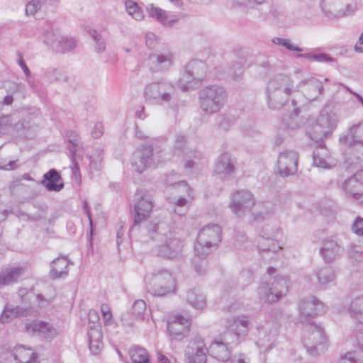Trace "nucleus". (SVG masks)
I'll return each mask as SVG.
<instances>
[{
    "label": "nucleus",
    "mask_w": 363,
    "mask_h": 363,
    "mask_svg": "<svg viewBox=\"0 0 363 363\" xmlns=\"http://www.w3.org/2000/svg\"><path fill=\"white\" fill-rule=\"evenodd\" d=\"M298 91L291 77L278 74L271 77L266 86L267 104L270 108L279 109L289 101L290 96Z\"/></svg>",
    "instance_id": "nucleus-1"
},
{
    "label": "nucleus",
    "mask_w": 363,
    "mask_h": 363,
    "mask_svg": "<svg viewBox=\"0 0 363 363\" xmlns=\"http://www.w3.org/2000/svg\"><path fill=\"white\" fill-rule=\"evenodd\" d=\"M165 224L162 223H149L146 225V229L149 237L158 243V255L161 257L174 259L177 257L182 251L180 235L178 233L177 235L170 231L169 235L164 233Z\"/></svg>",
    "instance_id": "nucleus-2"
},
{
    "label": "nucleus",
    "mask_w": 363,
    "mask_h": 363,
    "mask_svg": "<svg viewBox=\"0 0 363 363\" xmlns=\"http://www.w3.org/2000/svg\"><path fill=\"white\" fill-rule=\"evenodd\" d=\"M275 272V268L269 267L267 269L268 277H264L257 289L259 298L262 302L276 303L288 293L289 279L286 277L281 275L271 277Z\"/></svg>",
    "instance_id": "nucleus-3"
},
{
    "label": "nucleus",
    "mask_w": 363,
    "mask_h": 363,
    "mask_svg": "<svg viewBox=\"0 0 363 363\" xmlns=\"http://www.w3.org/2000/svg\"><path fill=\"white\" fill-rule=\"evenodd\" d=\"M222 240V229L218 224H208L198 233L194 244L196 257L206 258L215 252Z\"/></svg>",
    "instance_id": "nucleus-4"
},
{
    "label": "nucleus",
    "mask_w": 363,
    "mask_h": 363,
    "mask_svg": "<svg viewBox=\"0 0 363 363\" xmlns=\"http://www.w3.org/2000/svg\"><path fill=\"white\" fill-rule=\"evenodd\" d=\"M226 100L225 89L217 84L206 86L199 91V107L203 114L207 116L219 112Z\"/></svg>",
    "instance_id": "nucleus-5"
},
{
    "label": "nucleus",
    "mask_w": 363,
    "mask_h": 363,
    "mask_svg": "<svg viewBox=\"0 0 363 363\" xmlns=\"http://www.w3.org/2000/svg\"><path fill=\"white\" fill-rule=\"evenodd\" d=\"M163 160L162 146L157 144L145 145L133 152L131 164L135 171L141 174L148 168L155 167Z\"/></svg>",
    "instance_id": "nucleus-6"
},
{
    "label": "nucleus",
    "mask_w": 363,
    "mask_h": 363,
    "mask_svg": "<svg viewBox=\"0 0 363 363\" xmlns=\"http://www.w3.org/2000/svg\"><path fill=\"white\" fill-rule=\"evenodd\" d=\"M145 280L149 290L155 296L174 294L177 289L174 277L165 269H154L145 276Z\"/></svg>",
    "instance_id": "nucleus-7"
},
{
    "label": "nucleus",
    "mask_w": 363,
    "mask_h": 363,
    "mask_svg": "<svg viewBox=\"0 0 363 363\" xmlns=\"http://www.w3.org/2000/svg\"><path fill=\"white\" fill-rule=\"evenodd\" d=\"M250 322L245 315L233 316L227 319L223 333V340L229 343L238 345L247 336L249 331Z\"/></svg>",
    "instance_id": "nucleus-8"
},
{
    "label": "nucleus",
    "mask_w": 363,
    "mask_h": 363,
    "mask_svg": "<svg viewBox=\"0 0 363 363\" xmlns=\"http://www.w3.org/2000/svg\"><path fill=\"white\" fill-rule=\"evenodd\" d=\"M326 337L323 329L316 325L306 327V333L303 337V345L307 352L311 356H317L325 349Z\"/></svg>",
    "instance_id": "nucleus-9"
},
{
    "label": "nucleus",
    "mask_w": 363,
    "mask_h": 363,
    "mask_svg": "<svg viewBox=\"0 0 363 363\" xmlns=\"http://www.w3.org/2000/svg\"><path fill=\"white\" fill-rule=\"evenodd\" d=\"M336 126V120L329 113L323 111L315 123L313 124L307 133L314 141H322Z\"/></svg>",
    "instance_id": "nucleus-10"
},
{
    "label": "nucleus",
    "mask_w": 363,
    "mask_h": 363,
    "mask_svg": "<svg viewBox=\"0 0 363 363\" xmlns=\"http://www.w3.org/2000/svg\"><path fill=\"white\" fill-rule=\"evenodd\" d=\"M206 72L205 64L200 60H193L186 65L183 74V91L193 90L199 86Z\"/></svg>",
    "instance_id": "nucleus-11"
},
{
    "label": "nucleus",
    "mask_w": 363,
    "mask_h": 363,
    "mask_svg": "<svg viewBox=\"0 0 363 363\" xmlns=\"http://www.w3.org/2000/svg\"><path fill=\"white\" fill-rule=\"evenodd\" d=\"M323 11L328 18H337L352 13L356 9L354 0H323L321 3Z\"/></svg>",
    "instance_id": "nucleus-12"
},
{
    "label": "nucleus",
    "mask_w": 363,
    "mask_h": 363,
    "mask_svg": "<svg viewBox=\"0 0 363 363\" xmlns=\"http://www.w3.org/2000/svg\"><path fill=\"white\" fill-rule=\"evenodd\" d=\"M255 204V199L250 191L239 190L232 195L229 207L238 217H243L252 211Z\"/></svg>",
    "instance_id": "nucleus-13"
},
{
    "label": "nucleus",
    "mask_w": 363,
    "mask_h": 363,
    "mask_svg": "<svg viewBox=\"0 0 363 363\" xmlns=\"http://www.w3.org/2000/svg\"><path fill=\"white\" fill-rule=\"evenodd\" d=\"M298 308L301 322L307 321L326 312L324 303L314 296L307 297L300 301Z\"/></svg>",
    "instance_id": "nucleus-14"
},
{
    "label": "nucleus",
    "mask_w": 363,
    "mask_h": 363,
    "mask_svg": "<svg viewBox=\"0 0 363 363\" xmlns=\"http://www.w3.org/2000/svg\"><path fill=\"white\" fill-rule=\"evenodd\" d=\"M26 331L31 335H38L46 341L56 338L61 331L52 324L43 320H33L25 324Z\"/></svg>",
    "instance_id": "nucleus-15"
},
{
    "label": "nucleus",
    "mask_w": 363,
    "mask_h": 363,
    "mask_svg": "<svg viewBox=\"0 0 363 363\" xmlns=\"http://www.w3.org/2000/svg\"><path fill=\"white\" fill-rule=\"evenodd\" d=\"M174 53L169 49L157 51L149 55L150 69L152 73L169 70L174 62Z\"/></svg>",
    "instance_id": "nucleus-16"
},
{
    "label": "nucleus",
    "mask_w": 363,
    "mask_h": 363,
    "mask_svg": "<svg viewBox=\"0 0 363 363\" xmlns=\"http://www.w3.org/2000/svg\"><path fill=\"white\" fill-rule=\"evenodd\" d=\"M298 155L294 150L281 152L277 160L279 174L282 177L294 175L297 172Z\"/></svg>",
    "instance_id": "nucleus-17"
},
{
    "label": "nucleus",
    "mask_w": 363,
    "mask_h": 363,
    "mask_svg": "<svg viewBox=\"0 0 363 363\" xmlns=\"http://www.w3.org/2000/svg\"><path fill=\"white\" fill-rule=\"evenodd\" d=\"M206 347L199 336H195L186 347V356L189 363H206Z\"/></svg>",
    "instance_id": "nucleus-18"
},
{
    "label": "nucleus",
    "mask_w": 363,
    "mask_h": 363,
    "mask_svg": "<svg viewBox=\"0 0 363 363\" xmlns=\"http://www.w3.org/2000/svg\"><path fill=\"white\" fill-rule=\"evenodd\" d=\"M213 172L221 179H227L233 174L235 172V160L230 154L225 152L218 157Z\"/></svg>",
    "instance_id": "nucleus-19"
},
{
    "label": "nucleus",
    "mask_w": 363,
    "mask_h": 363,
    "mask_svg": "<svg viewBox=\"0 0 363 363\" xmlns=\"http://www.w3.org/2000/svg\"><path fill=\"white\" fill-rule=\"evenodd\" d=\"M160 99H157V104L163 105L175 101L179 96V91L182 86L179 82L173 84L169 82H160Z\"/></svg>",
    "instance_id": "nucleus-20"
},
{
    "label": "nucleus",
    "mask_w": 363,
    "mask_h": 363,
    "mask_svg": "<svg viewBox=\"0 0 363 363\" xmlns=\"http://www.w3.org/2000/svg\"><path fill=\"white\" fill-rule=\"evenodd\" d=\"M137 200L135 204V225L145 220L153 208L152 200L150 195H137Z\"/></svg>",
    "instance_id": "nucleus-21"
},
{
    "label": "nucleus",
    "mask_w": 363,
    "mask_h": 363,
    "mask_svg": "<svg viewBox=\"0 0 363 363\" xmlns=\"http://www.w3.org/2000/svg\"><path fill=\"white\" fill-rule=\"evenodd\" d=\"M346 193L355 199H359L363 194V170L357 171L343 184Z\"/></svg>",
    "instance_id": "nucleus-22"
},
{
    "label": "nucleus",
    "mask_w": 363,
    "mask_h": 363,
    "mask_svg": "<svg viewBox=\"0 0 363 363\" xmlns=\"http://www.w3.org/2000/svg\"><path fill=\"white\" fill-rule=\"evenodd\" d=\"M344 249L337 242L330 238L322 242L320 254L326 262H332L341 256Z\"/></svg>",
    "instance_id": "nucleus-23"
},
{
    "label": "nucleus",
    "mask_w": 363,
    "mask_h": 363,
    "mask_svg": "<svg viewBox=\"0 0 363 363\" xmlns=\"http://www.w3.org/2000/svg\"><path fill=\"white\" fill-rule=\"evenodd\" d=\"M236 345L235 343H229L223 340V335L221 340H214L208 347V353L219 361H227L230 357V346Z\"/></svg>",
    "instance_id": "nucleus-24"
},
{
    "label": "nucleus",
    "mask_w": 363,
    "mask_h": 363,
    "mask_svg": "<svg viewBox=\"0 0 363 363\" xmlns=\"http://www.w3.org/2000/svg\"><path fill=\"white\" fill-rule=\"evenodd\" d=\"M298 89L301 87L306 86L304 93L305 96L311 101L315 100L318 97L323 94L324 91V87L322 82L314 77L304 79L299 82Z\"/></svg>",
    "instance_id": "nucleus-25"
},
{
    "label": "nucleus",
    "mask_w": 363,
    "mask_h": 363,
    "mask_svg": "<svg viewBox=\"0 0 363 363\" xmlns=\"http://www.w3.org/2000/svg\"><path fill=\"white\" fill-rule=\"evenodd\" d=\"M167 330L170 341L173 345L174 342L182 339V314H171L167 318Z\"/></svg>",
    "instance_id": "nucleus-26"
},
{
    "label": "nucleus",
    "mask_w": 363,
    "mask_h": 363,
    "mask_svg": "<svg viewBox=\"0 0 363 363\" xmlns=\"http://www.w3.org/2000/svg\"><path fill=\"white\" fill-rule=\"evenodd\" d=\"M62 180V177L55 169H51L43 176L42 184L50 191L58 192L64 187L63 182H59Z\"/></svg>",
    "instance_id": "nucleus-27"
},
{
    "label": "nucleus",
    "mask_w": 363,
    "mask_h": 363,
    "mask_svg": "<svg viewBox=\"0 0 363 363\" xmlns=\"http://www.w3.org/2000/svg\"><path fill=\"white\" fill-rule=\"evenodd\" d=\"M313 164L318 167L330 168L333 165L329 150L323 145H318L313 154Z\"/></svg>",
    "instance_id": "nucleus-28"
},
{
    "label": "nucleus",
    "mask_w": 363,
    "mask_h": 363,
    "mask_svg": "<svg viewBox=\"0 0 363 363\" xmlns=\"http://www.w3.org/2000/svg\"><path fill=\"white\" fill-rule=\"evenodd\" d=\"M146 11L150 17L155 18L164 25L171 26L177 21V18H174L169 13L155 6L153 4H149L146 6Z\"/></svg>",
    "instance_id": "nucleus-29"
},
{
    "label": "nucleus",
    "mask_w": 363,
    "mask_h": 363,
    "mask_svg": "<svg viewBox=\"0 0 363 363\" xmlns=\"http://www.w3.org/2000/svg\"><path fill=\"white\" fill-rule=\"evenodd\" d=\"M89 347L94 354L100 352L103 347L102 333L99 328L96 326H90L88 332Z\"/></svg>",
    "instance_id": "nucleus-30"
},
{
    "label": "nucleus",
    "mask_w": 363,
    "mask_h": 363,
    "mask_svg": "<svg viewBox=\"0 0 363 363\" xmlns=\"http://www.w3.org/2000/svg\"><path fill=\"white\" fill-rule=\"evenodd\" d=\"M69 262L65 257H59L51 263L50 276L52 279L61 278L68 274Z\"/></svg>",
    "instance_id": "nucleus-31"
},
{
    "label": "nucleus",
    "mask_w": 363,
    "mask_h": 363,
    "mask_svg": "<svg viewBox=\"0 0 363 363\" xmlns=\"http://www.w3.org/2000/svg\"><path fill=\"white\" fill-rule=\"evenodd\" d=\"M12 354L20 363H38L36 354L30 348H26L22 345L17 346Z\"/></svg>",
    "instance_id": "nucleus-32"
},
{
    "label": "nucleus",
    "mask_w": 363,
    "mask_h": 363,
    "mask_svg": "<svg viewBox=\"0 0 363 363\" xmlns=\"http://www.w3.org/2000/svg\"><path fill=\"white\" fill-rule=\"evenodd\" d=\"M23 272V269L22 267H11L1 271L0 273V285H9L16 281Z\"/></svg>",
    "instance_id": "nucleus-33"
},
{
    "label": "nucleus",
    "mask_w": 363,
    "mask_h": 363,
    "mask_svg": "<svg viewBox=\"0 0 363 363\" xmlns=\"http://www.w3.org/2000/svg\"><path fill=\"white\" fill-rule=\"evenodd\" d=\"M29 311L30 310L28 308H22L20 306L12 308L7 305L1 313L0 321L2 323H7L17 316L27 315Z\"/></svg>",
    "instance_id": "nucleus-34"
},
{
    "label": "nucleus",
    "mask_w": 363,
    "mask_h": 363,
    "mask_svg": "<svg viewBox=\"0 0 363 363\" xmlns=\"http://www.w3.org/2000/svg\"><path fill=\"white\" fill-rule=\"evenodd\" d=\"M350 316L359 323H363V296L354 298L347 308Z\"/></svg>",
    "instance_id": "nucleus-35"
},
{
    "label": "nucleus",
    "mask_w": 363,
    "mask_h": 363,
    "mask_svg": "<svg viewBox=\"0 0 363 363\" xmlns=\"http://www.w3.org/2000/svg\"><path fill=\"white\" fill-rule=\"evenodd\" d=\"M201 154L196 151L185 153V157L183 161V169L186 175H192L198 170V164L196 160H200Z\"/></svg>",
    "instance_id": "nucleus-36"
},
{
    "label": "nucleus",
    "mask_w": 363,
    "mask_h": 363,
    "mask_svg": "<svg viewBox=\"0 0 363 363\" xmlns=\"http://www.w3.org/2000/svg\"><path fill=\"white\" fill-rule=\"evenodd\" d=\"M343 140L347 145H353L363 141V121L353 125Z\"/></svg>",
    "instance_id": "nucleus-37"
},
{
    "label": "nucleus",
    "mask_w": 363,
    "mask_h": 363,
    "mask_svg": "<svg viewBox=\"0 0 363 363\" xmlns=\"http://www.w3.org/2000/svg\"><path fill=\"white\" fill-rule=\"evenodd\" d=\"M160 82L148 83L145 86L143 96L147 101L157 104V99H160Z\"/></svg>",
    "instance_id": "nucleus-38"
},
{
    "label": "nucleus",
    "mask_w": 363,
    "mask_h": 363,
    "mask_svg": "<svg viewBox=\"0 0 363 363\" xmlns=\"http://www.w3.org/2000/svg\"><path fill=\"white\" fill-rule=\"evenodd\" d=\"M315 275L319 284L321 285H325L332 282L335 279V274L333 269L328 266L320 268Z\"/></svg>",
    "instance_id": "nucleus-39"
},
{
    "label": "nucleus",
    "mask_w": 363,
    "mask_h": 363,
    "mask_svg": "<svg viewBox=\"0 0 363 363\" xmlns=\"http://www.w3.org/2000/svg\"><path fill=\"white\" fill-rule=\"evenodd\" d=\"M186 302L196 309H202L206 304L205 297L193 290L187 292Z\"/></svg>",
    "instance_id": "nucleus-40"
},
{
    "label": "nucleus",
    "mask_w": 363,
    "mask_h": 363,
    "mask_svg": "<svg viewBox=\"0 0 363 363\" xmlns=\"http://www.w3.org/2000/svg\"><path fill=\"white\" fill-rule=\"evenodd\" d=\"M278 331L279 326L277 323L274 322L267 323L262 326V330L259 332V335L260 337L263 335L266 341L269 342L278 334Z\"/></svg>",
    "instance_id": "nucleus-41"
},
{
    "label": "nucleus",
    "mask_w": 363,
    "mask_h": 363,
    "mask_svg": "<svg viewBox=\"0 0 363 363\" xmlns=\"http://www.w3.org/2000/svg\"><path fill=\"white\" fill-rule=\"evenodd\" d=\"M126 11L136 21H142L144 18L143 10L138 6L136 2L132 0H126L125 2Z\"/></svg>",
    "instance_id": "nucleus-42"
},
{
    "label": "nucleus",
    "mask_w": 363,
    "mask_h": 363,
    "mask_svg": "<svg viewBox=\"0 0 363 363\" xmlns=\"http://www.w3.org/2000/svg\"><path fill=\"white\" fill-rule=\"evenodd\" d=\"M130 354L133 363H150L148 353L143 347H135L130 350Z\"/></svg>",
    "instance_id": "nucleus-43"
},
{
    "label": "nucleus",
    "mask_w": 363,
    "mask_h": 363,
    "mask_svg": "<svg viewBox=\"0 0 363 363\" xmlns=\"http://www.w3.org/2000/svg\"><path fill=\"white\" fill-rule=\"evenodd\" d=\"M258 249L260 252H275L281 250V247L275 240L262 238L258 241Z\"/></svg>",
    "instance_id": "nucleus-44"
},
{
    "label": "nucleus",
    "mask_w": 363,
    "mask_h": 363,
    "mask_svg": "<svg viewBox=\"0 0 363 363\" xmlns=\"http://www.w3.org/2000/svg\"><path fill=\"white\" fill-rule=\"evenodd\" d=\"M75 45V41L72 38L62 37L55 46V50L60 52H69L74 49Z\"/></svg>",
    "instance_id": "nucleus-45"
},
{
    "label": "nucleus",
    "mask_w": 363,
    "mask_h": 363,
    "mask_svg": "<svg viewBox=\"0 0 363 363\" xmlns=\"http://www.w3.org/2000/svg\"><path fill=\"white\" fill-rule=\"evenodd\" d=\"M102 151L98 150L89 157V167L91 170L99 171L102 168Z\"/></svg>",
    "instance_id": "nucleus-46"
},
{
    "label": "nucleus",
    "mask_w": 363,
    "mask_h": 363,
    "mask_svg": "<svg viewBox=\"0 0 363 363\" xmlns=\"http://www.w3.org/2000/svg\"><path fill=\"white\" fill-rule=\"evenodd\" d=\"M62 37V36H60L57 31L52 30L45 33L44 42L45 44L51 46V48L55 50V46L57 45L60 38Z\"/></svg>",
    "instance_id": "nucleus-47"
},
{
    "label": "nucleus",
    "mask_w": 363,
    "mask_h": 363,
    "mask_svg": "<svg viewBox=\"0 0 363 363\" xmlns=\"http://www.w3.org/2000/svg\"><path fill=\"white\" fill-rule=\"evenodd\" d=\"M146 310V303L143 300H137L133 304L131 313L135 318H140Z\"/></svg>",
    "instance_id": "nucleus-48"
},
{
    "label": "nucleus",
    "mask_w": 363,
    "mask_h": 363,
    "mask_svg": "<svg viewBox=\"0 0 363 363\" xmlns=\"http://www.w3.org/2000/svg\"><path fill=\"white\" fill-rule=\"evenodd\" d=\"M91 36L96 42L95 49L97 52H102L106 50V43L102 39L101 35H99L96 30H91L89 31Z\"/></svg>",
    "instance_id": "nucleus-49"
},
{
    "label": "nucleus",
    "mask_w": 363,
    "mask_h": 363,
    "mask_svg": "<svg viewBox=\"0 0 363 363\" xmlns=\"http://www.w3.org/2000/svg\"><path fill=\"white\" fill-rule=\"evenodd\" d=\"M279 234V228L266 225L262 230V238L274 240Z\"/></svg>",
    "instance_id": "nucleus-50"
},
{
    "label": "nucleus",
    "mask_w": 363,
    "mask_h": 363,
    "mask_svg": "<svg viewBox=\"0 0 363 363\" xmlns=\"http://www.w3.org/2000/svg\"><path fill=\"white\" fill-rule=\"evenodd\" d=\"M272 42L276 45L285 47L287 50L291 51L301 52L303 50L302 48L291 44L288 39L274 38Z\"/></svg>",
    "instance_id": "nucleus-51"
},
{
    "label": "nucleus",
    "mask_w": 363,
    "mask_h": 363,
    "mask_svg": "<svg viewBox=\"0 0 363 363\" xmlns=\"http://www.w3.org/2000/svg\"><path fill=\"white\" fill-rule=\"evenodd\" d=\"M183 193H185L186 196H183V206L191 203L194 199V192L191 186L185 181H183Z\"/></svg>",
    "instance_id": "nucleus-52"
},
{
    "label": "nucleus",
    "mask_w": 363,
    "mask_h": 363,
    "mask_svg": "<svg viewBox=\"0 0 363 363\" xmlns=\"http://www.w3.org/2000/svg\"><path fill=\"white\" fill-rule=\"evenodd\" d=\"M198 258L200 259L201 260L196 261V259H194L193 261L195 272L199 275H204L206 274V272L208 271L207 262L205 260L206 258H201V257H198Z\"/></svg>",
    "instance_id": "nucleus-53"
},
{
    "label": "nucleus",
    "mask_w": 363,
    "mask_h": 363,
    "mask_svg": "<svg viewBox=\"0 0 363 363\" xmlns=\"http://www.w3.org/2000/svg\"><path fill=\"white\" fill-rule=\"evenodd\" d=\"M67 137L68 138V142L71 144V146H69L68 149L71 155H74L78 145L79 136L74 132H69L67 134Z\"/></svg>",
    "instance_id": "nucleus-54"
},
{
    "label": "nucleus",
    "mask_w": 363,
    "mask_h": 363,
    "mask_svg": "<svg viewBox=\"0 0 363 363\" xmlns=\"http://www.w3.org/2000/svg\"><path fill=\"white\" fill-rule=\"evenodd\" d=\"M339 363H362V362L357 358L355 352H348L340 356Z\"/></svg>",
    "instance_id": "nucleus-55"
},
{
    "label": "nucleus",
    "mask_w": 363,
    "mask_h": 363,
    "mask_svg": "<svg viewBox=\"0 0 363 363\" xmlns=\"http://www.w3.org/2000/svg\"><path fill=\"white\" fill-rule=\"evenodd\" d=\"M11 125V119L9 116H3L0 117V138L8 132Z\"/></svg>",
    "instance_id": "nucleus-56"
},
{
    "label": "nucleus",
    "mask_w": 363,
    "mask_h": 363,
    "mask_svg": "<svg viewBox=\"0 0 363 363\" xmlns=\"http://www.w3.org/2000/svg\"><path fill=\"white\" fill-rule=\"evenodd\" d=\"M41 8V4L38 0H32L26 7V13L27 15H35L36 12Z\"/></svg>",
    "instance_id": "nucleus-57"
},
{
    "label": "nucleus",
    "mask_w": 363,
    "mask_h": 363,
    "mask_svg": "<svg viewBox=\"0 0 363 363\" xmlns=\"http://www.w3.org/2000/svg\"><path fill=\"white\" fill-rule=\"evenodd\" d=\"M180 175L179 174L172 172L167 176L165 183L169 186H179L180 184Z\"/></svg>",
    "instance_id": "nucleus-58"
},
{
    "label": "nucleus",
    "mask_w": 363,
    "mask_h": 363,
    "mask_svg": "<svg viewBox=\"0 0 363 363\" xmlns=\"http://www.w3.org/2000/svg\"><path fill=\"white\" fill-rule=\"evenodd\" d=\"M352 230L359 235H363V218H357L352 225Z\"/></svg>",
    "instance_id": "nucleus-59"
},
{
    "label": "nucleus",
    "mask_w": 363,
    "mask_h": 363,
    "mask_svg": "<svg viewBox=\"0 0 363 363\" xmlns=\"http://www.w3.org/2000/svg\"><path fill=\"white\" fill-rule=\"evenodd\" d=\"M349 146L352 147L354 152L357 154V159L360 161H363V141Z\"/></svg>",
    "instance_id": "nucleus-60"
},
{
    "label": "nucleus",
    "mask_w": 363,
    "mask_h": 363,
    "mask_svg": "<svg viewBox=\"0 0 363 363\" xmlns=\"http://www.w3.org/2000/svg\"><path fill=\"white\" fill-rule=\"evenodd\" d=\"M104 134V125L101 123L98 122L94 125L91 131V135L94 138H99Z\"/></svg>",
    "instance_id": "nucleus-61"
},
{
    "label": "nucleus",
    "mask_w": 363,
    "mask_h": 363,
    "mask_svg": "<svg viewBox=\"0 0 363 363\" xmlns=\"http://www.w3.org/2000/svg\"><path fill=\"white\" fill-rule=\"evenodd\" d=\"M313 59L314 61L321 62H333L335 61L334 58L325 53L315 54Z\"/></svg>",
    "instance_id": "nucleus-62"
},
{
    "label": "nucleus",
    "mask_w": 363,
    "mask_h": 363,
    "mask_svg": "<svg viewBox=\"0 0 363 363\" xmlns=\"http://www.w3.org/2000/svg\"><path fill=\"white\" fill-rule=\"evenodd\" d=\"M30 128V122L27 121L26 120H22V121L18 122L15 125V128L18 131H23V130L29 129Z\"/></svg>",
    "instance_id": "nucleus-63"
},
{
    "label": "nucleus",
    "mask_w": 363,
    "mask_h": 363,
    "mask_svg": "<svg viewBox=\"0 0 363 363\" xmlns=\"http://www.w3.org/2000/svg\"><path fill=\"white\" fill-rule=\"evenodd\" d=\"M156 41L155 36L153 33H147L146 35V45L150 49H153L155 47Z\"/></svg>",
    "instance_id": "nucleus-64"
}]
</instances>
